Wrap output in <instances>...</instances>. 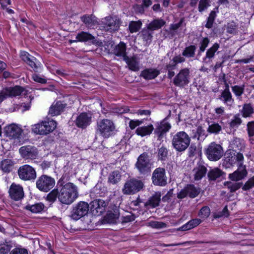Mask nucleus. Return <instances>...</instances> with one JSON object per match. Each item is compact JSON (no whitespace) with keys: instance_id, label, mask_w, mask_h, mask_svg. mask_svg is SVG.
<instances>
[{"instance_id":"e433bc0d","label":"nucleus","mask_w":254,"mask_h":254,"mask_svg":"<svg viewBox=\"0 0 254 254\" xmlns=\"http://www.w3.org/2000/svg\"><path fill=\"white\" fill-rule=\"evenodd\" d=\"M46 208L44 204L42 202L36 203L34 204H27L24 207L25 210L30 211L33 213H41Z\"/></svg>"},{"instance_id":"79ce46f5","label":"nucleus","mask_w":254,"mask_h":254,"mask_svg":"<svg viewBox=\"0 0 254 254\" xmlns=\"http://www.w3.org/2000/svg\"><path fill=\"white\" fill-rule=\"evenodd\" d=\"M121 177L122 175L119 171H114L109 175L108 182L112 185L117 184L121 180Z\"/></svg>"},{"instance_id":"37998d69","label":"nucleus","mask_w":254,"mask_h":254,"mask_svg":"<svg viewBox=\"0 0 254 254\" xmlns=\"http://www.w3.org/2000/svg\"><path fill=\"white\" fill-rule=\"evenodd\" d=\"M188 195L191 198H195L199 194L200 190L192 184H188L186 186Z\"/></svg>"},{"instance_id":"5fc2aeb1","label":"nucleus","mask_w":254,"mask_h":254,"mask_svg":"<svg viewBox=\"0 0 254 254\" xmlns=\"http://www.w3.org/2000/svg\"><path fill=\"white\" fill-rule=\"evenodd\" d=\"M242 123V120L240 118L239 114H237L234 116L233 119L231 120L229 123L231 128H237Z\"/></svg>"},{"instance_id":"9b49d317","label":"nucleus","mask_w":254,"mask_h":254,"mask_svg":"<svg viewBox=\"0 0 254 254\" xmlns=\"http://www.w3.org/2000/svg\"><path fill=\"white\" fill-rule=\"evenodd\" d=\"M190 70L188 68L181 69L173 79L174 84L177 87L184 88L190 82Z\"/></svg>"},{"instance_id":"c03bdc74","label":"nucleus","mask_w":254,"mask_h":254,"mask_svg":"<svg viewBox=\"0 0 254 254\" xmlns=\"http://www.w3.org/2000/svg\"><path fill=\"white\" fill-rule=\"evenodd\" d=\"M208 127L207 131L210 133L217 134L222 130L221 126L219 123L214 121L208 122Z\"/></svg>"},{"instance_id":"2eb2a0df","label":"nucleus","mask_w":254,"mask_h":254,"mask_svg":"<svg viewBox=\"0 0 254 254\" xmlns=\"http://www.w3.org/2000/svg\"><path fill=\"white\" fill-rule=\"evenodd\" d=\"M89 205L90 212L94 216H100L103 214L107 205L104 200L96 199L91 201Z\"/></svg>"},{"instance_id":"72a5a7b5","label":"nucleus","mask_w":254,"mask_h":254,"mask_svg":"<svg viewBox=\"0 0 254 254\" xmlns=\"http://www.w3.org/2000/svg\"><path fill=\"white\" fill-rule=\"evenodd\" d=\"M165 24L166 22L163 19L156 18L151 21L146 26L153 32L161 29Z\"/></svg>"},{"instance_id":"680f3d73","label":"nucleus","mask_w":254,"mask_h":254,"mask_svg":"<svg viewBox=\"0 0 254 254\" xmlns=\"http://www.w3.org/2000/svg\"><path fill=\"white\" fill-rule=\"evenodd\" d=\"M196 133L198 134V140H204L207 136V134H206L205 130L200 126H198L196 128Z\"/></svg>"},{"instance_id":"1a4fd4ad","label":"nucleus","mask_w":254,"mask_h":254,"mask_svg":"<svg viewBox=\"0 0 254 254\" xmlns=\"http://www.w3.org/2000/svg\"><path fill=\"white\" fill-rule=\"evenodd\" d=\"M17 173L19 178L24 181L34 182L37 178L35 168L28 164L20 166Z\"/></svg>"},{"instance_id":"2f4dec72","label":"nucleus","mask_w":254,"mask_h":254,"mask_svg":"<svg viewBox=\"0 0 254 254\" xmlns=\"http://www.w3.org/2000/svg\"><path fill=\"white\" fill-rule=\"evenodd\" d=\"M202 221L200 219L195 218L190 220L182 226L177 229V231H187L193 229L201 223Z\"/></svg>"},{"instance_id":"6e6d98bb","label":"nucleus","mask_w":254,"mask_h":254,"mask_svg":"<svg viewBox=\"0 0 254 254\" xmlns=\"http://www.w3.org/2000/svg\"><path fill=\"white\" fill-rule=\"evenodd\" d=\"M232 90L237 97H240L244 92L245 85H235L231 87Z\"/></svg>"},{"instance_id":"0e129e2a","label":"nucleus","mask_w":254,"mask_h":254,"mask_svg":"<svg viewBox=\"0 0 254 254\" xmlns=\"http://www.w3.org/2000/svg\"><path fill=\"white\" fill-rule=\"evenodd\" d=\"M9 254H28V252L26 249L16 247L10 251Z\"/></svg>"},{"instance_id":"052dcab7","label":"nucleus","mask_w":254,"mask_h":254,"mask_svg":"<svg viewBox=\"0 0 254 254\" xmlns=\"http://www.w3.org/2000/svg\"><path fill=\"white\" fill-rule=\"evenodd\" d=\"M149 226L153 228L160 229L165 228L167 225L163 222L152 221L149 223Z\"/></svg>"},{"instance_id":"49530a36","label":"nucleus","mask_w":254,"mask_h":254,"mask_svg":"<svg viewBox=\"0 0 254 254\" xmlns=\"http://www.w3.org/2000/svg\"><path fill=\"white\" fill-rule=\"evenodd\" d=\"M224 185L229 190L230 192H234L243 186L242 182H232L227 181L224 183Z\"/></svg>"},{"instance_id":"338daca9","label":"nucleus","mask_w":254,"mask_h":254,"mask_svg":"<svg viewBox=\"0 0 254 254\" xmlns=\"http://www.w3.org/2000/svg\"><path fill=\"white\" fill-rule=\"evenodd\" d=\"M247 130L249 137L254 136V121L249 122L248 123Z\"/></svg>"},{"instance_id":"423d86ee","label":"nucleus","mask_w":254,"mask_h":254,"mask_svg":"<svg viewBox=\"0 0 254 254\" xmlns=\"http://www.w3.org/2000/svg\"><path fill=\"white\" fill-rule=\"evenodd\" d=\"M144 187V185L142 181L132 178L125 183L122 192L126 195L134 194L142 190Z\"/></svg>"},{"instance_id":"4be33fe9","label":"nucleus","mask_w":254,"mask_h":254,"mask_svg":"<svg viewBox=\"0 0 254 254\" xmlns=\"http://www.w3.org/2000/svg\"><path fill=\"white\" fill-rule=\"evenodd\" d=\"M226 173L218 168L210 169L207 174L210 183L220 182L225 179Z\"/></svg>"},{"instance_id":"9d476101","label":"nucleus","mask_w":254,"mask_h":254,"mask_svg":"<svg viewBox=\"0 0 254 254\" xmlns=\"http://www.w3.org/2000/svg\"><path fill=\"white\" fill-rule=\"evenodd\" d=\"M223 153L222 146L214 142L211 143L205 150V154L207 158L212 161L219 160L222 156Z\"/></svg>"},{"instance_id":"603ef678","label":"nucleus","mask_w":254,"mask_h":254,"mask_svg":"<svg viewBox=\"0 0 254 254\" xmlns=\"http://www.w3.org/2000/svg\"><path fill=\"white\" fill-rule=\"evenodd\" d=\"M254 109L250 104H245L243 106L242 113L244 117H250L254 113Z\"/></svg>"},{"instance_id":"c9c22d12","label":"nucleus","mask_w":254,"mask_h":254,"mask_svg":"<svg viewBox=\"0 0 254 254\" xmlns=\"http://www.w3.org/2000/svg\"><path fill=\"white\" fill-rule=\"evenodd\" d=\"M14 165V162L12 160L5 159L0 161V169L3 172L8 173L12 171Z\"/></svg>"},{"instance_id":"cd10ccee","label":"nucleus","mask_w":254,"mask_h":254,"mask_svg":"<svg viewBox=\"0 0 254 254\" xmlns=\"http://www.w3.org/2000/svg\"><path fill=\"white\" fill-rule=\"evenodd\" d=\"M90 122L91 117L86 113H82L77 117L75 123L78 127L84 128L89 125Z\"/></svg>"},{"instance_id":"6e6552de","label":"nucleus","mask_w":254,"mask_h":254,"mask_svg":"<svg viewBox=\"0 0 254 254\" xmlns=\"http://www.w3.org/2000/svg\"><path fill=\"white\" fill-rule=\"evenodd\" d=\"M55 180L52 177L43 174L38 177L36 181V188L40 191L47 192L54 188Z\"/></svg>"},{"instance_id":"6ab92c4d","label":"nucleus","mask_w":254,"mask_h":254,"mask_svg":"<svg viewBox=\"0 0 254 254\" xmlns=\"http://www.w3.org/2000/svg\"><path fill=\"white\" fill-rule=\"evenodd\" d=\"M76 39L74 41L88 42L89 43L99 46L102 45V42L101 41L96 39L91 34L84 31L78 33L76 36Z\"/></svg>"},{"instance_id":"f704fd0d","label":"nucleus","mask_w":254,"mask_h":254,"mask_svg":"<svg viewBox=\"0 0 254 254\" xmlns=\"http://www.w3.org/2000/svg\"><path fill=\"white\" fill-rule=\"evenodd\" d=\"M107 188L102 182H98L92 189L91 193L99 196H103L107 193Z\"/></svg>"},{"instance_id":"20e7f679","label":"nucleus","mask_w":254,"mask_h":254,"mask_svg":"<svg viewBox=\"0 0 254 254\" xmlns=\"http://www.w3.org/2000/svg\"><path fill=\"white\" fill-rule=\"evenodd\" d=\"M152 165L146 152H143L138 156L135 164L139 174L144 176L150 174Z\"/></svg>"},{"instance_id":"f03ea898","label":"nucleus","mask_w":254,"mask_h":254,"mask_svg":"<svg viewBox=\"0 0 254 254\" xmlns=\"http://www.w3.org/2000/svg\"><path fill=\"white\" fill-rule=\"evenodd\" d=\"M190 138L185 131H179L175 134L172 139L173 148L178 152H183L189 146Z\"/></svg>"},{"instance_id":"473e14b6","label":"nucleus","mask_w":254,"mask_h":254,"mask_svg":"<svg viewBox=\"0 0 254 254\" xmlns=\"http://www.w3.org/2000/svg\"><path fill=\"white\" fill-rule=\"evenodd\" d=\"M161 193L160 192H155L152 196H151L148 200L144 203V206H150L152 208H155L159 205L161 200Z\"/></svg>"},{"instance_id":"a19ab883","label":"nucleus","mask_w":254,"mask_h":254,"mask_svg":"<svg viewBox=\"0 0 254 254\" xmlns=\"http://www.w3.org/2000/svg\"><path fill=\"white\" fill-rule=\"evenodd\" d=\"M81 20L88 27L94 26L98 23L96 17L93 15H84L81 17Z\"/></svg>"},{"instance_id":"3c124183","label":"nucleus","mask_w":254,"mask_h":254,"mask_svg":"<svg viewBox=\"0 0 254 254\" xmlns=\"http://www.w3.org/2000/svg\"><path fill=\"white\" fill-rule=\"evenodd\" d=\"M212 0H200L198 3V10L202 13L206 10L210 5Z\"/></svg>"},{"instance_id":"de8ad7c7","label":"nucleus","mask_w":254,"mask_h":254,"mask_svg":"<svg viewBox=\"0 0 254 254\" xmlns=\"http://www.w3.org/2000/svg\"><path fill=\"white\" fill-rule=\"evenodd\" d=\"M232 150H229L226 151L225 154V161L230 165H233L236 162L235 161V153L236 150H234V147Z\"/></svg>"},{"instance_id":"7ed1b4c3","label":"nucleus","mask_w":254,"mask_h":254,"mask_svg":"<svg viewBox=\"0 0 254 254\" xmlns=\"http://www.w3.org/2000/svg\"><path fill=\"white\" fill-rule=\"evenodd\" d=\"M117 131L115 125L111 120L103 119L98 123L96 133L104 138L115 135Z\"/></svg>"},{"instance_id":"e2e57ef3","label":"nucleus","mask_w":254,"mask_h":254,"mask_svg":"<svg viewBox=\"0 0 254 254\" xmlns=\"http://www.w3.org/2000/svg\"><path fill=\"white\" fill-rule=\"evenodd\" d=\"M135 219V215L133 213H130L129 215L122 217L121 223L122 224L127 223L134 221Z\"/></svg>"},{"instance_id":"c85d7f7f","label":"nucleus","mask_w":254,"mask_h":254,"mask_svg":"<svg viewBox=\"0 0 254 254\" xmlns=\"http://www.w3.org/2000/svg\"><path fill=\"white\" fill-rule=\"evenodd\" d=\"M65 106L66 104H63L61 101L54 102L50 108L49 113L52 116L59 115L64 111Z\"/></svg>"},{"instance_id":"13d9d810","label":"nucleus","mask_w":254,"mask_h":254,"mask_svg":"<svg viewBox=\"0 0 254 254\" xmlns=\"http://www.w3.org/2000/svg\"><path fill=\"white\" fill-rule=\"evenodd\" d=\"M237 25L234 21L228 22L226 25L227 32L230 34H234L236 32Z\"/></svg>"},{"instance_id":"4468645a","label":"nucleus","mask_w":254,"mask_h":254,"mask_svg":"<svg viewBox=\"0 0 254 254\" xmlns=\"http://www.w3.org/2000/svg\"><path fill=\"white\" fill-rule=\"evenodd\" d=\"M23 91L24 89L20 86L3 88L0 91V103H1L8 97H13L20 95Z\"/></svg>"},{"instance_id":"774afa93","label":"nucleus","mask_w":254,"mask_h":254,"mask_svg":"<svg viewBox=\"0 0 254 254\" xmlns=\"http://www.w3.org/2000/svg\"><path fill=\"white\" fill-rule=\"evenodd\" d=\"M229 211L228 209L227 205H226L224 208L223 209L222 211L221 212H219L217 214H216L215 216V218H220L222 216H225L226 217H228L229 216Z\"/></svg>"},{"instance_id":"412c9836","label":"nucleus","mask_w":254,"mask_h":254,"mask_svg":"<svg viewBox=\"0 0 254 254\" xmlns=\"http://www.w3.org/2000/svg\"><path fill=\"white\" fill-rule=\"evenodd\" d=\"M8 193L10 198L15 201L21 200L24 195L22 186L14 183L11 185Z\"/></svg>"},{"instance_id":"0eeeda50","label":"nucleus","mask_w":254,"mask_h":254,"mask_svg":"<svg viewBox=\"0 0 254 254\" xmlns=\"http://www.w3.org/2000/svg\"><path fill=\"white\" fill-rule=\"evenodd\" d=\"M89 211V205L85 201H80L72 206L69 217L77 221L86 215Z\"/></svg>"},{"instance_id":"39448f33","label":"nucleus","mask_w":254,"mask_h":254,"mask_svg":"<svg viewBox=\"0 0 254 254\" xmlns=\"http://www.w3.org/2000/svg\"><path fill=\"white\" fill-rule=\"evenodd\" d=\"M57 127V123L52 120L42 121L34 125L32 128V131L40 135H47L52 132Z\"/></svg>"},{"instance_id":"c756f323","label":"nucleus","mask_w":254,"mask_h":254,"mask_svg":"<svg viewBox=\"0 0 254 254\" xmlns=\"http://www.w3.org/2000/svg\"><path fill=\"white\" fill-rule=\"evenodd\" d=\"M124 61L126 63L130 70L133 71H137L139 70V61L136 56H133L131 57L127 56L124 59Z\"/></svg>"},{"instance_id":"f8f14e48","label":"nucleus","mask_w":254,"mask_h":254,"mask_svg":"<svg viewBox=\"0 0 254 254\" xmlns=\"http://www.w3.org/2000/svg\"><path fill=\"white\" fill-rule=\"evenodd\" d=\"M171 112L170 110L169 115L159 123H157L156 127L154 129V134L157 136V139L161 140L166 135V133L171 128V125L168 122L169 118L171 116Z\"/></svg>"},{"instance_id":"ddd939ff","label":"nucleus","mask_w":254,"mask_h":254,"mask_svg":"<svg viewBox=\"0 0 254 254\" xmlns=\"http://www.w3.org/2000/svg\"><path fill=\"white\" fill-rule=\"evenodd\" d=\"M151 180L154 186H165L167 184V177L165 169L162 167L155 169L152 173Z\"/></svg>"},{"instance_id":"ea45409f","label":"nucleus","mask_w":254,"mask_h":254,"mask_svg":"<svg viewBox=\"0 0 254 254\" xmlns=\"http://www.w3.org/2000/svg\"><path fill=\"white\" fill-rule=\"evenodd\" d=\"M196 46L194 45H190L185 48L182 52V56L186 58H194L195 55Z\"/></svg>"},{"instance_id":"864d4df0","label":"nucleus","mask_w":254,"mask_h":254,"mask_svg":"<svg viewBox=\"0 0 254 254\" xmlns=\"http://www.w3.org/2000/svg\"><path fill=\"white\" fill-rule=\"evenodd\" d=\"M210 214V209L208 206H203L199 210L198 215L202 219H206Z\"/></svg>"},{"instance_id":"dca6fc26","label":"nucleus","mask_w":254,"mask_h":254,"mask_svg":"<svg viewBox=\"0 0 254 254\" xmlns=\"http://www.w3.org/2000/svg\"><path fill=\"white\" fill-rule=\"evenodd\" d=\"M121 21L117 17L107 16L104 22V28L108 32H113L118 31L121 24Z\"/></svg>"},{"instance_id":"69168bd1","label":"nucleus","mask_w":254,"mask_h":254,"mask_svg":"<svg viewBox=\"0 0 254 254\" xmlns=\"http://www.w3.org/2000/svg\"><path fill=\"white\" fill-rule=\"evenodd\" d=\"M185 21V18L184 17L181 18L179 22L178 23L175 24H172L170 25V29L171 30H176L181 26L184 25V26H186V23H184Z\"/></svg>"},{"instance_id":"58836bf2","label":"nucleus","mask_w":254,"mask_h":254,"mask_svg":"<svg viewBox=\"0 0 254 254\" xmlns=\"http://www.w3.org/2000/svg\"><path fill=\"white\" fill-rule=\"evenodd\" d=\"M219 12L218 6L215 7L211 10L207 18V22L205 27L208 29H211L213 27V23L217 16V13Z\"/></svg>"},{"instance_id":"8fccbe9b","label":"nucleus","mask_w":254,"mask_h":254,"mask_svg":"<svg viewBox=\"0 0 254 254\" xmlns=\"http://www.w3.org/2000/svg\"><path fill=\"white\" fill-rule=\"evenodd\" d=\"M168 149L162 146L159 148L157 150V157L158 160L161 161H164L168 159Z\"/></svg>"},{"instance_id":"09e8293b","label":"nucleus","mask_w":254,"mask_h":254,"mask_svg":"<svg viewBox=\"0 0 254 254\" xmlns=\"http://www.w3.org/2000/svg\"><path fill=\"white\" fill-rule=\"evenodd\" d=\"M142 25L140 20L138 21H131L128 24V29L131 33L138 32L141 28Z\"/></svg>"},{"instance_id":"bf43d9fd","label":"nucleus","mask_w":254,"mask_h":254,"mask_svg":"<svg viewBox=\"0 0 254 254\" xmlns=\"http://www.w3.org/2000/svg\"><path fill=\"white\" fill-rule=\"evenodd\" d=\"M254 187V176L248 179L242 187L244 191L248 190Z\"/></svg>"},{"instance_id":"a18cd8bd","label":"nucleus","mask_w":254,"mask_h":254,"mask_svg":"<svg viewBox=\"0 0 254 254\" xmlns=\"http://www.w3.org/2000/svg\"><path fill=\"white\" fill-rule=\"evenodd\" d=\"M219 99L227 105H231L234 103V99L230 91H222Z\"/></svg>"},{"instance_id":"a878e982","label":"nucleus","mask_w":254,"mask_h":254,"mask_svg":"<svg viewBox=\"0 0 254 254\" xmlns=\"http://www.w3.org/2000/svg\"><path fill=\"white\" fill-rule=\"evenodd\" d=\"M154 32L147 26L143 28L139 32V36L141 38L144 45L148 46L153 40Z\"/></svg>"},{"instance_id":"b1692460","label":"nucleus","mask_w":254,"mask_h":254,"mask_svg":"<svg viewBox=\"0 0 254 254\" xmlns=\"http://www.w3.org/2000/svg\"><path fill=\"white\" fill-rule=\"evenodd\" d=\"M220 48V44L215 43L211 47L207 49L205 56L202 59V62L204 64H208L211 62L214 58L216 53L218 54L219 52H217Z\"/></svg>"},{"instance_id":"5701e85b","label":"nucleus","mask_w":254,"mask_h":254,"mask_svg":"<svg viewBox=\"0 0 254 254\" xmlns=\"http://www.w3.org/2000/svg\"><path fill=\"white\" fill-rule=\"evenodd\" d=\"M247 175L246 166L241 163L237 170L229 175V178L231 181L237 182L244 179Z\"/></svg>"},{"instance_id":"f257e3e1","label":"nucleus","mask_w":254,"mask_h":254,"mask_svg":"<svg viewBox=\"0 0 254 254\" xmlns=\"http://www.w3.org/2000/svg\"><path fill=\"white\" fill-rule=\"evenodd\" d=\"M62 176L58 181L56 188L47 195L46 199L52 203L57 199L63 204L69 205L78 196L77 187L72 183H66Z\"/></svg>"},{"instance_id":"bb28decb","label":"nucleus","mask_w":254,"mask_h":254,"mask_svg":"<svg viewBox=\"0 0 254 254\" xmlns=\"http://www.w3.org/2000/svg\"><path fill=\"white\" fill-rule=\"evenodd\" d=\"M113 54L118 57L122 58L124 60V59L127 56L126 44L124 42L121 41L113 48Z\"/></svg>"},{"instance_id":"aec40b11","label":"nucleus","mask_w":254,"mask_h":254,"mask_svg":"<svg viewBox=\"0 0 254 254\" xmlns=\"http://www.w3.org/2000/svg\"><path fill=\"white\" fill-rule=\"evenodd\" d=\"M207 169L204 163L201 161H198L192 171L194 181L201 180L207 174Z\"/></svg>"},{"instance_id":"a211bd4d","label":"nucleus","mask_w":254,"mask_h":254,"mask_svg":"<svg viewBox=\"0 0 254 254\" xmlns=\"http://www.w3.org/2000/svg\"><path fill=\"white\" fill-rule=\"evenodd\" d=\"M23 130L15 124H11L4 128V134L9 139H19L21 138Z\"/></svg>"},{"instance_id":"4d7b16f0","label":"nucleus","mask_w":254,"mask_h":254,"mask_svg":"<svg viewBox=\"0 0 254 254\" xmlns=\"http://www.w3.org/2000/svg\"><path fill=\"white\" fill-rule=\"evenodd\" d=\"M152 4V0H142L141 4L137 5L139 7V12L141 13H144V9L148 8Z\"/></svg>"},{"instance_id":"4c0bfd02","label":"nucleus","mask_w":254,"mask_h":254,"mask_svg":"<svg viewBox=\"0 0 254 254\" xmlns=\"http://www.w3.org/2000/svg\"><path fill=\"white\" fill-rule=\"evenodd\" d=\"M154 129L152 125L150 124L147 126L138 127L135 130V133L142 137L150 135Z\"/></svg>"},{"instance_id":"393cba45","label":"nucleus","mask_w":254,"mask_h":254,"mask_svg":"<svg viewBox=\"0 0 254 254\" xmlns=\"http://www.w3.org/2000/svg\"><path fill=\"white\" fill-rule=\"evenodd\" d=\"M120 217L119 208L115 205L111 210L108 211L105 217L107 223L110 224H116Z\"/></svg>"},{"instance_id":"7c9ffc66","label":"nucleus","mask_w":254,"mask_h":254,"mask_svg":"<svg viewBox=\"0 0 254 254\" xmlns=\"http://www.w3.org/2000/svg\"><path fill=\"white\" fill-rule=\"evenodd\" d=\"M160 74L159 70L154 68H147L141 71L140 76L146 80H151Z\"/></svg>"},{"instance_id":"f3484780","label":"nucleus","mask_w":254,"mask_h":254,"mask_svg":"<svg viewBox=\"0 0 254 254\" xmlns=\"http://www.w3.org/2000/svg\"><path fill=\"white\" fill-rule=\"evenodd\" d=\"M21 157L25 159H35L38 156L37 148L33 146L26 145L21 147L19 150Z\"/></svg>"}]
</instances>
